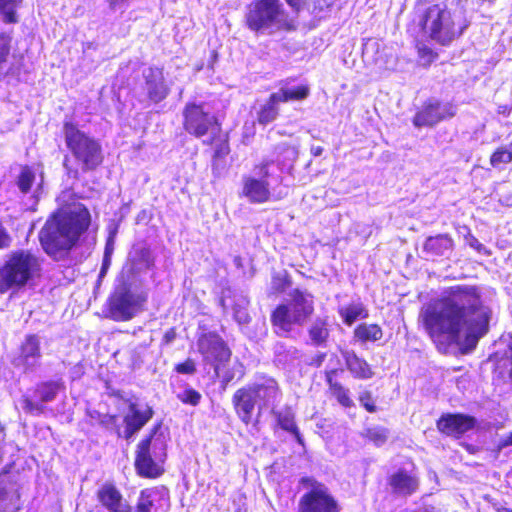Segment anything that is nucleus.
Wrapping results in <instances>:
<instances>
[{"mask_svg":"<svg viewBox=\"0 0 512 512\" xmlns=\"http://www.w3.org/2000/svg\"><path fill=\"white\" fill-rule=\"evenodd\" d=\"M148 290L136 286L130 275L122 274L107 300V316L114 321H128L144 309Z\"/></svg>","mask_w":512,"mask_h":512,"instance_id":"obj_5","label":"nucleus"},{"mask_svg":"<svg viewBox=\"0 0 512 512\" xmlns=\"http://www.w3.org/2000/svg\"><path fill=\"white\" fill-rule=\"evenodd\" d=\"M454 248V241L448 234L428 237L423 244V251L431 257H448Z\"/></svg>","mask_w":512,"mask_h":512,"instance_id":"obj_25","label":"nucleus"},{"mask_svg":"<svg viewBox=\"0 0 512 512\" xmlns=\"http://www.w3.org/2000/svg\"><path fill=\"white\" fill-rule=\"evenodd\" d=\"M477 425V419L462 413L443 414L437 421V428L447 436L459 438Z\"/></svg>","mask_w":512,"mask_h":512,"instance_id":"obj_17","label":"nucleus"},{"mask_svg":"<svg viewBox=\"0 0 512 512\" xmlns=\"http://www.w3.org/2000/svg\"><path fill=\"white\" fill-rule=\"evenodd\" d=\"M247 387L258 401L259 411L264 407L274 406L281 396L277 381L264 374L257 375Z\"/></svg>","mask_w":512,"mask_h":512,"instance_id":"obj_13","label":"nucleus"},{"mask_svg":"<svg viewBox=\"0 0 512 512\" xmlns=\"http://www.w3.org/2000/svg\"><path fill=\"white\" fill-rule=\"evenodd\" d=\"M159 428H160V426L154 427V429L152 430L150 435L145 437L144 439H142L140 441V443L138 444L137 448H141V449L150 448L151 445L156 447L158 445L157 444L158 438L154 439V436L156 435V433L159 430Z\"/></svg>","mask_w":512,"mask_h":512,"instance_id":"obj_49","label":"nucleus"},{"mask_svg":"<svg viewBox=\"0 0 512 512\" xmlns=\"http://www.w3.org/2000/svg\"><path fill=\"white\" fill-rule=\"evenodd\" d=\"M97 500L110 512H133L119 489L112 483L103 484L96 493Z\"/></svg>","mask_w":512,"mask_h":512,"instance_id":"obj_21","label":"nucleus"},{"mask_svg":"<svg viewBox=\"0 0 512 512\" xmlns=\"http://www.w3.org/2000/svg\"><path fill=\"white\" fill-rule=\"evenodd\" d=\"M274 361L277 365L287 366L300 358L299 350L283 342H277L274 345Z\"/></svg>","mask_w":512,"mask_h":512,"instance_id":"obj_28","label":"nucleus"},{"mask_svg":"<svg viewBox=\"0 0 512 512\" xmlns=\"http://www.w3.org/2000/svg\"><path fill=\"white\" fill-rule=\"evenodd\" d=\"M507 446H512V433H510L508 436L502 439L498 448H504Z\"/></svg>","mask_w":512,"mask_h":512,"instance_id":"obj_57","label":"nucleus"},{"mask_svg":"<svg viewBox=\"0 0 512 512\" xmlns=\"http://www.w3.org/2000/svg\"><path fill=\"white\" fill-rule=\"evenodd\" d=\"M441 121V117L437 115V111L432 103L428 102L423 108L417 112L413 118V124L416 127L433 126Z\"/></svg>","mask_w":512,"mask_h":512,"instance_id":"obj_33","label":"nucleus"},{"mask_svg":"<svg viewBox=\"0 0 512 512\" xmlns=\"http://www.w3.org/2000/svg\"><path fill=\"white\" fill-rule=\"evenodd\" d=\"M436 111L437 115L441 117V121L451 118L456 114V107L449 102H439V101H432Z\"/></svg>","mask_w":512,"mask_h":512,"instance_id":"obj_44","label":"nucleus"},{"mask_svg":"<svg viewBox=\"0 0 512 512\" xmlns=\"http://www.w3.org/2000/svg\"><path fill=\"white\" fill-rule=\"evenodd\" d=\"M154 265V259L150 249L141 247L134 251L131 259L130 273L135 274L141 271H146Z\"/></svg>","mask_w":512,"mask_h":512,"instance_id":"obj_29","label":"nucleus"},{"mask_svg":"<svg viewBox=\"0 0 512 512\" xmlns=\"http://www.w3.org/2000/svg\"><path fill=\"white\" fill-rule=\"evenodd\" d=\"M197 349L206 365H210L225 388L233 380H240L245 374V368L239 361L228 364L232 352L225 341L215 332H206L199 336Z\"/></svg>","mask_w":512,"mask_h":512,"instance_id":"obj_3","label":"nucleus"},{"mask_svg":"<svg viewBox=\"0 0 512 512\" xmlns=\"http://www.w3.org/2000/svg\"><path fill=\"white\" fill-rule=\"evenodd\" d=\"M491 308L485 304L481 290L474 285H455L427 304L420 313L425 331L433 340L445 339L476 348L489 331Z\"/></svg>","mask_w":512,"mask_h":512,"instance_id":"obj_1","label":"nucleus"},{"mask_svg":"<svg viewBox=\"0 0 512 512\" xmlns=\"http://www.w3.org/2000/svg\"><path fill=\"white\" fill-rule=\"evenodd\" d=\"M341 355L351 375L356 379L367 380L373 377L371 366L353 350H342Z\"/></svg>","mask_w":512,"mask_h":512,"instance_id":"obj_24","label":"nucleus"},{"mask_svg":"<svg viewBox=\"0 0 512 512\" xmlns=\"http://www.w3.org/2000/svg\"><path fill=\"white\" fill-rule=\"evenodd\" d=\"M166 457L165 450H161L159 453L156 450H138L135 458L137 474L147 479L160 477L165 471L164 462Z\"/></svg>","mask_w":512,"mask_h":512,"instance_id":"obj_15","label":"nucleus"},{"mask_svg":"<svg viewBox=\"0 0 512 512\" xmlns=\"http://www.w3.org/2000/svg\"><path fill=\"white\" fill-rule=\"evenodd\" d=\"M102 423L106 425H116L117 423V417L114 415H106L104 419L102 420Z\"/></svg>","mask_w":512,"mask_h":512,"instance_id":"obj_56","label":"nucleus"},{"mask_svg":"<svg viewBox=\"0 0 512 512\" xmlns=\"http://www.w3.org/2000/svg\"><path fill=\"white\" fill-rule=\"evenodd\" d=\"M183 128L196 138L207 136L211 143L220 132L217 117L205 103H187L183 109Z\"/></svg>","mask_w":512,"mask_h":512,"instance_id":"obj_10","label":"nucleus"},{"mask_svg":"<svg viewBox=\"0 0 512 512\" xmlns=\"http://www.w3.org/2000/svg\"><path fill=\"white\" fill-rule=\"evenodd\" d=\"M175 369L180 374H193L196 371L195 363L191 359H187L183 363L177 364Z\"/></svg>","mask_w":512,"mask_h":512,"instance_id":"obj_50","label":"nucleus"},{"mask_svg":"<svg viewBox=\"0 0 512 512\" xmlns=\"http://www.w3.org/2000/svg\"><path fill=\"white\" fill-rule=\"evenodd\" d=\"M268 166L269 162H265L258 168L259 179L243 178V195L251 203H264L270 198L269 183L265 180L269 176Z\"/></svg>","mask_w":512,"mask_h":512,"instance_id":"obj_16","label":"nucleus"},{"mask_svg":"<svg viewBox=\"0 0 512 512\" xmlns=\"http://www.w3.org/2000/svg\"><path fill=\"white\" fill-rule=\"evenodd\" d=\"M359 401L361 405L370 413H374L377 411V407L372 398V394L369 391H364L359 396Z\"/></svg>","mask_w":512,"mask_h":512,"instance_id":"obj_47","label":"nucleus"},{"mask_svg":"<svg viewBox=\"0 0 512 512\" xmlns=\"http://www.w3.org/2000/svg\"><path fill=\"white\" fill-rule=\"evenodd\" d=\"M11 238L6 230L0 225V249L10 246Z\"/></svg>","mask_w":512,"mask_h":512,"instance_id":"obj_52","label":"nucleus"},{"mask_svg":"<svg viewBox=\"0 0 512 512\" xmlns=\"http://www.w3.org/2000/svg\"><path fill=\"white\" fill-rule=\"evenodd\" d=\"M306 0H286L289 6H291L294 10L299 11L302 6L305 4Z\"/></svg>","mask_w":512,"mask_h":512,"instance_id":"obj_54","label":"nucleus"},{"mask_svg":"<svg viewBox=\"0 0 512 512\" xmlns=\"http://www.w3.org/2000/svg\"><path fill=\"white\" fill-rule=\"evenodd\" d=\"M291 285V280L286 271L275 272L272 275L270 291L273 294L284 292Z\"/></svg>","mask_w":512,"mask_h":512,"instance_id":"obj_40","label":"nucleus"},{"mask_svg":"<svg viewBox=\"0 0 512 512\" xmlns=\"http://www.w3.org/2000/svg\"><path fill=\"white\" fill-rule=\"evenodd\" d=\"M277 153L276 161L281 170L289 169L298 158V150L295 146L287 143L278 144L275 148Z\"/></svg>","mask_w":512,"mask_h":512,"instance_id":"obj_32","label":"nucleus"},{"mask_svg":"<svg viewBox=\"0 0 512 512\" xmlns=\"http://www.w3.org/2000/svg\"><path fill=\"white\" fill-rule=\"evenodd\" d=\"M43 175H40V182L37 183L36 188L33 190L34 197L37 198L42 191Z\"/></svg>","mask_w":512,"mask_h":512,"instance_id":"obj_58","label":"nucleus"},{"mask_svg":"<svg viewBox=\"0 0 512 512\" xmlns=\"http://www.w3.org/2000/svg\"><path fill=\"white\" fill-rule=\"evenodd\" d=\"M273 100H278L280 103L289 101L303 100L309 95V87L306 85L288 86L282 85L278 91L272 93Z\"/></svg>","mask_w":512,"mask_h":512,"instance_id":"obj_26","label":"nucleus"},{"mask_svg":"<svg viewBox=\"0 0 512 512\" xmlns=\"http://www.w3.org/2000/svg\"><path fill=\"white\" fill-rule=\"evenodd\" d=\"M114 252V236L110 235L106 241L103 258L111 259Z\"/></svg>","mask_w":512,"mask_h":512,"instance_id":"obj_51","label":"nucleus"},{"mask_svg":"<svg viewBox=\"0 0 512 512\" xmlns=\"http://www.w3.org/2000/svg\"><path fill=\"white\" fill-rule=\"evenodd\" d=\"M383 331L377 324L362 323L354 330V337L360 342H375L382 338Z\"/></svg>","mask_w":512,"mask_h":512,"instance_id":"obj_34","label":"nucleus"},{"mask_svg":"<svg viewBox=\"0 0 512 512\" xmlns=\"http://www.w3.org/2000/svg\"><path fill=\"white\" fill-rule=\"evenodd\" d=\"M143 78L148 98L152 102L159 103L167 97L169 88L165 83L162 69L149 67L143 71Z\"/></svg>","mask_w":512,"mask_h":512,"instance_id":"obj_20","label":"nucleus"},{"mask_svg":"<svg viewBox=\"0 0 512 512\" xmlns=\"http://www.w3.org/2000/svg\"><path fill=\"white\" fill-rule=\"evenodd\" d=\"M110 266H111V259L103 258L102 264H101V269H100V272L98 275L99 280H101L103 277H105Z\"/></svg>","mask_w":512,"mask_h":512,"instance_id":"obj_53","label":"nucleus"},{"mask_svg":"<svg viewBox=\"0 0 512 512\" xmlns=\"http://www.w3.org/2000/svg\"><path fill=\"white\" fill-rule=\"evenodd\" d=\"M153 410L147 404L129 403V409L124 416V427L117 430L119 437L131 440L136 433L152 418Z\"/></svg>","mask_w":512,"mask_h":512,"instance_id":"obj_14","label":"nucleus"},{"mask_svg":"<svg viewBox=\"0 0 512 512\" xmlns=\"http://www.w3.org/2000/svg\"><path fill=\"white\" fill-rule=\"evenodd\" d=\"M339 314L342 317L346 325H352L359 318H366L368 316L367 311L361 303L350 304L339 310Z\"/></svg>","mask_w":512,"mask_h":512,"instance_id":"obj_38","label":"nucleus"},{"mask_svg":"<svg viewBox=\"0 0 512 512\" xmlns=\"http://www.w3.org/2000/svg\"><path fill=\"white\" fill-rule=\"evenodd\" d=\"M420 24L423 33L441 45L449 44L466 28L460 13L451 10L445 2L428 6Z\"/></svg>","mask_w":512,"mask_h":512,"instance_id":"obj_4","label":"nucleus"},{"mask_svg":"<svg viewBox=\"0 0 512 512\" xmlns=\"http://www.w3.org/2000/svg\"><path fill=\"white\" fill-rule=\"evenodd\" d=\"M279 424L282 429L286 430L291 434V436L296 440V442L304 446V440L302 435L300 434L298 427L296 426L293 418L289 416H283L279 418Z\"/></svg>","mask_w":512,"mask_h":512,"instance_id":"obj_42","label":"nucleus"},{"mask_svg":"<svg viewBox=\"0 0 512 512\" xmlns=\"http://www.w3.org/2000/svg\"><path fill=\"white\" fill-rule=\"evenodd\" d=\"M41 270L40 259L30 250L19 249L5 256L0 267V292L26 286Z\"/></svg>","mask_w":512,"mask_h":512,"instance_id":"obj_6","label":"nucleus"},{"mask_svg":"<svg viewBox=\"0 0 512 512\" xmlns=\"http://www.w3.org/2000/svg\"><path fill=\"white\" fill-rule=\"evenodd\" d=\"M22 0H0V17L6 24H14L18 22L17 9L20 7Z\"/></svg>","mask_w":512,"mask_h":512,"instance_id":"obj_35","label":"nucleus"},{"mask_svg":"<svg viewBox=\"0 0 512 512\" xmlns=\"http://www.w3.org/2000/svg\"><path fill=\"white\" fill-rule=\"evenodd\" d=\"M279 104L280 102L278 100H273V94H271L267 102L258 112L259 123L266 125L273 122L279 114Z\"/></svg>","mask_w":512,"mask_h":512,"instance_id":"obj_36","label":"nucleus"},{"mask_svg":"<svg viewBox=\"0 0 512 512\" xmlns=\"http://www.w3.org/2000/svg\"><path fill=\"white\" fill-rule=\"evenodd\" d=\"M14 181L21 194L26 195L30 193L36 182V172L34 168L28 165L20 166L19 173L15 176Z\"/></svg>","mask_w":512,"mask_h":512,"instance_id":"obj_30","label":"nucleus"},{"mask_svg":"<svg viewBox=\"0 0 512 512\" xmlns=\"http://www.w3.org/2000/svg\"><path fill=\"white\" fill-rule=\"evenodd\" d=\"M323 152V148L321 146H312L311 153L314 156H320Z\"/></svg>","mask_w":512,"mask_h":512,"instance_id":"obj_59","label":"nucleus"},{"mask_svg":"<svg viewBox=\"0 0 512 512\" xmlns=\"http://www.w3.org/2000/svg\"><path fill=\"white\" fill-rule=\"evenodd\" d=\"M169 491L165 486L142 489L135 506L136 512H157L169 505Z\"/></svg>","mask_w":512,"mask_h":512,"instance_id":"obj_18","label":"nucleus"},{"mask_svg":"<svg viewBox=\"0 0 512 512\" xmlns=\"http://www.w3.org/2000/svg\"><path fill=\"white\" fill-rule=\"evenodd\" d=\"M246 23L252 31L269 34L295 29L293 18L285 11L280 0H254L248 6Z\"/></svg>","mask_w":512,"mask_h":512,"instance_id":"obj_7","label":"nucleus"},{"mask_svg":"<svg viewBox=\"0 0 512 512\" xmlns=\"http://www.w3.org/2000/svg\"><path fill=\"white\" fill-rule=\"evenodd\" d=\"M497 512H512V509L506 507L497 508Z\"/></svg>","mask_w":512,"mask_h":512,"instance_id":"obj_62","label":"nucleus"},{"mask_svg":"<svg viewBox=\"0 0 512 512\" xmlns=\"http://www.w3.org/2000/svg\"><path fill=\"white\" fill-rule=\"evenodd\" d=\"M336 373L335 370H331L326 373V381L332 392V395L337 399L338 403L343 407H351L354 405L350 398V393L341 383L333 380V375Z\"/></svg>","mask_w":512,"mask_h":512,"instance_id":"obj_31","label":"nucleus"},{"mask_svg":"<svg viewBox=\"0 0 512 512\" xmlns=\"http://www.w3.org/2000/svg\"><path fill=\"white\" fill-rule=\"evenodd\" d=\"M232 403L237 416L243 423L248 425L256 421L259 414V412H256L258 409V401L252 395L247 385L234 393Z\"/></svg>","mask_w":512,"mask_h":512,"instance_id":"obj_19","label":"nucleus"},{"mask_svg":"<svg viewBox=\"0 0 512 512\" xmlns=\"http://www.w3.org/2000/svg\"><path fill=\"white\" fill-rule=\"evenodd\" d=\"M63 134L68 150L80 166L82 172L95 170L103 162V150L100 142L80 130L71 120H65Z\"/></svg>","mask_w":512,"mask_h":512,"instance_id":"obj_8","label":"nucleus"},{"mask_svg":"<svg viewBox=\"0 0 512 512\" xmlns=\"http://www.w3.org/2000/svg\"><path fill=\"white\" fill-rule=\"evenodd\" d=\"M174 337H175V333H174V331L171 330V331L166 332V334L164 335V340L166 343H169L174 339Z\"/></svg>","mask_w":512,"mask_h":512,"instance_id":"obj_60","label":"nucleus"},{"mask_svg":"<svg viewBox=\"0 0 512 512\" xmlns=\"http://www.w3.org/2000/svg\"><path fill=\"white\" fill-rule=\"evenodd\" d=\"M177 398L184 404L196 406L200 403L202 396L195 389L188 387L177 393Z\"/></svg>","mask_w":512,"mask_h":512,"instance_id":"obj_43","label":"nucleus"},{"mask_svg":"<svg viewBox=\"0 0 512 512\" xmlns=\"http://www.w3.org/2000/svg\"><path fill=\"white\" fill-rule=\"evenodd\" d=\"M22 407L27 413H30L32 415H40L45 411V406L41 401L34 402L27 397L23 399Z\"/></svg>","mask_w":512,"mask_h":512,"instance_id":"obj_46","label":"nucleus"},{"mask_svg":"<svg viewBox=\"0 0 512 512\" xmlns=\"http://www.w3.org/2000/svg\"><path fill=\"white\" fill-rule=\"evenodd\" d=\"M286 304L278 305L271 314V322L278 335L288 334L293 325H303L314 311L312 294L294 289Z\"/></svg>","mask_w":512,"mask_h":512,"instance_id":"obj_9","label":"nucleus"},{"mask_svg":"<svg viewBox=\"0 0 512 512\" xmlns=\"http://www.w3.org/2000/svg\"><path fill=\"white\" fill-rule=\"evenodd\" d=\"M466 243L473 249H475L479 253H483L486 255H489L490 252L487 250V248L479 242V240L473 236L471 233H469L466 236Z\"/></svg>","mask_w":512,"mask_h":512,"instance_id":"obj_48","label":"nucleus"},{"mask_svg":"<svg viewBox=\"0 0 512 512\" xmlns=\"http://www.w3.org/2000/svg\"><path fill=\"white\" fill-rule=\"evenodd\" d=\"M248 304L249 300L246 297L241 296L233 305L234 318L239 324L248 323L250 320L249 314L247 312Z\"/></svg>","mask_w":512,"mask_h":512,"instance_id":"obj_41","label":"nucleus"},{"mask_svg":"<svg viewBox=\"0 0 512 512\" xmlns=\"http://www.w3.org/2000/svg\"><path fill=\"white\" fill-rule=\"evenodd\" d=\"M12 35L10 32L0 33V64L6 62L10 53Z\"/></svg>","mask_w":512,"mask_h":512,"instance_id":"obj_45","label":"nucleus"},{"mask_svg":"<svg viewBox=\"0 0 512 512\" xmlns=\"http://www.w3.org/2000/svg\"><path fill=\"white\" fill-rule=\"evenodd\" d=\"M61 388V383L57 381L42 382L37 385L35 394L44 404L53 401Z\"/></svg>","mask_w":512,"mask_h":512,"instance_id":"obj_37","label":"nucleus"},{"mask_svg":"<svg viewBox=\"0 0 512 512\" xmlns=\"http://www.w3.org/2000/svg\"><path fill=\"white\" fill-rule=\"evenodd\" d=\"M24 477L15 469V463L6 464L0 472V512H17Z\"/></svg>","mask_w":512,"mask_h":512,"instance_id":"obj_12","label":"nucleus"},{"mask_svg":"<svg viewBox=\"0 0 512 512\" xmlns=\"http://www.w3.org/2000/svg\"><path fill=\"white\" fill-rule=\"evenodd\" d=\"M308 335L310 343L313 346L324 347L326 346L327 339L329 337L328 323L325 319L316 318L309 330Z\"/></svg>","mask_w":512,"mask_h":512,"instance_id":"obj_27","label":"nucleus"},{"mask_svg":"<svg viewBox=\"0 0 512 512\" xmlns=\"http://www.w3.org/2000/svg\"><path fill=\"white\" fill-rule=\"evenodd\" d=\"M387 481L396 495L410 496L419 489L418 477L408 473L405 469H398L388 477Z\"/></svg>","mask_w":512,"mask_h":512,"instance_id":"obj_22","label":"nucleus"},{"mask_svg":"<svg viewBox=\"0 0 512 512\" xmlns=\"http://www.w3.org/2000/svg\"><path fill=\"white\" fill-rule=\"evenodd\" d=\"M64 166L67 168L68 173H69L70 175H71V174H73V176H74V177H77L78 170H74V171L70 170V169L68 168L67 161H65V162H64Z\"/></svg>","mask_w":512,"mask_h":512,"instance_id":"obj_61","label":"nucleus"},{"mask_svg":"<svg viewBox=\"0 0 512 512\" xmlns=\"http://www.w3.org/2000/svg\"><path fill=\"white\" fill-rule=\"evenodd\" d=\"M91 222L89 210L83 204H74L55 212L39 233L44 251L60 259L78 242Z\"/></svg>","mask_w":512,"mask_h":512,"instance_id":"obj_2","label":"nucleus"},{"mask_svg":"<svg viewBox=\"0 0 512 512\" xmlns=\"http://www.w3.org/2000/svg\"><path fill=\"white\" fill-rule=\"evenodd\" d=\"M299 483L310 489L299 499L298 512H339L337 500L322 482L313 477L304 476Z\"/></svg>","mask_w":512,"mask_h":512,"instance_id":"obj_11","label":"nucleus"},{"mask_svg":"<svg viewBox=\"0 0 512 512\" xmlns=\"http://www.w3.org/2000/svg\"><path fill=\"white\" fill-rule=\"evenodd\" d=\"M41 358L40 339L37 335H28L21 345V352L18 358L25 371L34 370Z\"/></svg>","mask_w":512,"mask_h":512,"instance_id":"obj_23","label":"nucleus"},{"mask_svg":"<svg viewBox=\"0 0 512 512\" xmlns=\"http://www.w3.org/2000/svg\"><path fill=\"white\" fill-rule=\"evenodd\" d=\"M364 436L369 440L370 444L382 446L388 439L389 431L384 427L376 426L366 429Z\"/></svg>","mask_w":512,"mask_h":512,"instance_id":"obj_39","label":"nucleus"},{"mask_svg":"<svg viewBox=\"0 0 512 512\" xmlns=\"http://www.w3.org/2000/svg\"><path fill=\"white\" fill-rule=\"evenodd\" d=\"M326 358V353H318L312 360V364L319 367L322 365Z\"/></svg>","mask_w":512,"mask_h":512,"instance_id":"obj_55","label":"nucleus"}]
</instances>
